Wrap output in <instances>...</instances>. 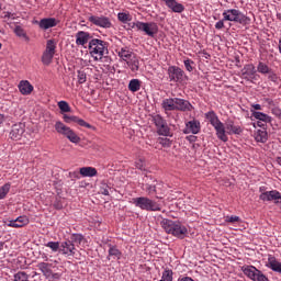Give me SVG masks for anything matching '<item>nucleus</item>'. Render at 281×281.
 Instances as JSON below:
<instances>
[{"label": "nucleus", "mask_w": 281, "mask_h": 281, "mask_svg": "<svg viewBox=\"0 0 281 281\" xmlns=\"http://www.w3.org/2000/svg\"><path fill=\"white\" fill-rule=\"evenodd\" d=\"M151 122L155 124L157 135L162 137H172V131L168 125V121H166L164 116L156 114L153 116Z\"/></svg>", "instance_id": "6"}, {"label": "nucleus", "mask_w": 281, "mask_h": 281, "mask_svg": "<svg viewBox=\"0 0 281 281\" xmlns=\"http://www.w3.org/2000/svg\"><path fill=\"white\" fill-rule=\"evenodd\" d=\"M206 117L210 121V124L214 127L217 138H220L221 142H227L229 139L227 137V130L225 127V124L221 122L216 113L211 111L206 113Z\"/></svg>", "instance_id": "4"}, {"label": "nucleus", "mask_w": 281, "mask_h": 281, "mask_svg": "<svg viewBox=\"0 0 281 281\" xmlns=\"http://www.w3.org/2000/svg\"><path fill=\"white\" fill-rule=\"evenodd\" d=\"M101 194H104V196H109V189H103L101 191Z\"/></svg>", "instance_id": "56"}, {"label": "nucleus", "mask_w": 281, "mask_h": 281, "mask_svg": "<svg viewBox=\"0 0 281 281\" xmlns=\"http://www.w3.org/2000/svg\"><path fill=\"white\" fill-rule=\"evenodd\" d=\"M0 124H3V114H0Z\"/></svg>", "instance_id": "61"}, {"label": "nucleus", "mask_w": 281, "mask_h": 281, "mask_svg": "<svg viewBox=\"0 0 281 281\" xmlns=\"http://www.w3.org/2000/svg\"><path fill=\"white\" fill-rule=\"evenodd\" d=\"M169 82H178L179 85H183L188 80V76L183 69L178 66H169L168 70Z\"/></svg>", "instance_id": "11"}, {"label": "nucleus", "mask_w": 281, "mask_h": 281, "mask_svg": "<svg viewBox=\"0 0 281 281\" xmlns=\"http://www.w3.org/2000/svg\"><path fill=\"white\" fill-rule=\"evenodd\" d=\"M49 267H52V265L47 262H40L37 265V268L40 269V271H42L44 276H49V273H52V269H49Z\"/></svg>", "instance_id": "36"}, {"label": "nucleus", "mask_w": 281, "mask_h": 281, "mask_svg": "<svg viewBox=\"0 0 281 281\" xmlns=\"http://www.w3.org/2000/svg\"><path fill=\"white\" fill-rule=\"evenodd\" d=\"M266 76L268 77V80H270V82L277 83L279 80L278 74H276L272 68L268 71Z\"/></svg>", "instance_id": "44"}, {"label": "nucleus", "mask_w": 281, "mask_h": 281, "mask_svg": "<svg viewBox=\"0 0 281 281\" xmlns=\"http://www.w3.org/2000/svg\"><path fill=\"white\" fill-rule=\"evenodd\" d=\"M131 203L135 205V207H139V210H145V212H161V205L156 201L150 200V198H133Z\"/></svg>", "instance_id": "5"}, {"label": "nucleus", "mask_w": 281, "mask_h": 281, "mask_svg": "<svg viewBox=\"0 0 281 281\" xmlns=\"http://www.w3.org/2000/svg\"><path fill=\"white\" fill-rule=\"evenodd\" d=\"M165 5H167V8L169 10H171V12H175L176 14H181V12H184L186 7L182 3H179L177 0H162Z\"/></svg>", "instance_id": "17"}, {"label": "nucleus", "mask_w": 281, "mask_h": 281, "mask_svg": "<svg viewBox=\"0 0 281 281\" xmlns=\"http://www.w3.org/2000/svg\"><path fill=\"white\" fill-rule=\"evenodd\" d=\"M75 124H79V126H83V128H91V124L87 123V121L80 119L77 116V120L75 121Z\"/></svg>", "instance_id": "47"}, {"label": "nucleus", "mask_w": 281, "mask_h": 281, "mask_svg": "<svg viewBox=\"0 0 281 281\" xmlns=\"http://www.w3.org/2000/svg\"><path fill=\"white\" fill-rule=\"evenodd\" d=\"M160 225L162 229H165L166 234H171V236H175L176 238L183 240V238L188 236V227L179 221L162 218Z\"/></svg>", "instance_id": "1"}, {"label": "nucleus", "mask_w": 281, "mask_h": 281, "mask_svg": "<svg viewBox=\"0 0 281 281\" xmlns=\"http://www.w3.org/2000/svg\"><path fill=\"white\" fill-rule=\"evenodd\" d=\"M226 135H240L243 133V128L240 126L235 125L234 121H227L225 123Z\"/></svg>", "instance_id": "22"}, {"label": "nucleus", "mask_w": 281, "mask_h": 281, "mask_svg": "<svg viewBox=\"0 0 281 281\" xmlns=\"http://www.w3.org/2000/svg\"><path fill=\"white\" fill-rule=\"evenodd\" d=\"M128 89L132 93H137V91L142 89V81H139V79H132L128 83Z\"/></svg>", "instance_id": "34"}, {"label": "nucleus", "mask_w": 281, "mask_h": 281, "mask_svg": "<svg viewBox=\"0 0 281 281\" xmlns=\"http://www.w3.org/2000/svg\"><path fill=\"white\" fill-rule=\"evenodd\" d=\"M158 186H161V183H156V184L145 183L142 186V190L147 192V194H157Z\"/></svg>", "instance_id": "33"}, {"label": "nucleus", "mask_w": 281, "mask_h": 281, "mask_svg": "<svg viewBox=\"0 0 281 281\" xmlns=\"http://www.w3.org/2000/svg\"><path fill=\"white\" fill-rule=\"evenodd\" d=\"M10 188H11L10 183H5L2 187H0V201H3V199L8 196L10 192Z\"/></svg>", "instance_id": "37"}, {"label": "nucleus", "mask_w": 281, "mask_h": 281, "mask_svg": "<svg viewBox=\"0 0 281 281\" xmlns=\"http://www.w3.org/2000/svg\"><path fill=\"white\" fill-rule=\"evenodd\" d=\"M5 245V243L0 241V251H3V246Z\"/></svg>", "instance_id": "59"}, {"label": "nucleus", "mask_w": 281, "mask_h": 281, "mask_svg": "<svg viewBox=\"0 0 281 281\" xmlns=\"http://www.w3.org/2000/svg\"><path fill=\"white\" fill-rule=\"evenodd\" d=\"M251 116L255 117V120H258L259 122H265V124H271V116L268 114H265L262 112L255 111L250 109Z\"/></svg>", "instance_id": "27"}, {"label": "nucleus", "mask_w": 281, "mask_h": 281, "mask_svg": "<svg viewBox=\"0 0 281 281\" xmlns=\"http://www.w3.org/2000/svg\"><path fill=\"white\" fill-rule=\"evenodd\" d=\"M90 38H91V34L85 31H79L76 34V45L85 46L89 43Z\"/></svg>", "instance_id": "25"}, {"label": "nucleus", "mask_w": 281, "mask_h": 281, "mask_svg": "<svg viewBox=\"0 0 281 281\" xmlns=\"http://www.w3.org/2000/svg\"><path fill=\"white\" fill-rule=\"evenodd\" d=\"M59 254H63V256H76V245H74L69 239L61 241Z\"/></svg>", "instance_id": "15"}, {"label": "nucleus", "mask_w": 281, "mask_h": 281, "mask_svg": "<svg viewBox=\"0 0 281 281\" xmlns=\"http://www.w3.org/2000/svg\"><path fill=\"white\" fill-rule=\"evenodd\" d=\"M250 109L252 111H262V105L258 104V103H251L250 104Z\"/></svg>", "instance_id": "53"}, {"label": "nucleus", "mask_w": 281, "mask_h": 281, "mask_svg": "<svg viewBox=\"0 0 281 281\" xmlns=\"http://www.w3.org/2000/svg\"><path fill=\"white\" fill-rule=\"evenodd\" d=\"M18 87L22 95H30V93L34 91V86H32V83H30L27 80H21Z\"/></svg>", "instance_id": "24"}, {"label": "nucleus", "mask_w": 281, "mask_h": 281, "mask_svg": "<svg viewBox=\"0 0 281 281\" xmlns=\"http://www.w3.org/2000/svg\"><path fill=\"white\" fill-rule=\"evenodd\" d=\"M184 135H199L201 133V122L196 119L188 121L183 130Z\"/></svg>", "instance_id": "14"}, {"label": "nucleus", "mask_w": 281, "mask_h": 281, "mask_svg": "<svg viewBox=\"0 0 281 281\" xmlns=\"http://www.w3.org/2000/svg\"><path fill=\"white\" fill-rule=\"evenodd\" d=\"M27 223H30V220H27L25 216H19L15 220H11L9 221V223L7 224L8 227H25V225H27Z\"/></svg>", "instance_id": "26"}, {"label": "nucleus", "mask_w": 281, "mask_h": 281, "mask_svg": "<svg viewBox=\"0 0 281 281\" xmlns=\"http://www.w3.org/2000/svg\"><path fill=\"white\" fill-rule=\"evenodd\" d=\"M277 164H279V166H281V156L277 157Z\"/></svg>", "instance_id": "60"}, {"label": "nucleus", "mask_w": 281, "mask_h": 281, "mask_svg": "<svg viewBox=\"0 0 281 281\" xmlns=\"http://www.w3.org/2000/svg\"><path fill=\"white\" fill-rule=\"evenodd\" d=\"M117 19L119 21H121V23H128V21L133 20V18L131 16V13L128 12H120L117 14Z\"/></svg>", "instance_id": "39"}, {"label": "nucleus", "mask_w": 281, "mask_h": 281, "mask_svg": "<svg viewBox=\"0 0 281 281\" xmlns=\"http://www.w3.org/2000/svg\"><path fill=\"white\" fill-rule=\"evenodd\" d=\"M72 245H81L82 240H85V237L80 234H74L70 236V239H68Z\"/></svg>", "instance_id": "40"}, {"label": "nucleus", "mask_w": 281, "mask_h": 281, "mask_svg": "<svg viewBox=\"0 0 281 281\" xmlns=\"http://www.w3.org/2000/svg\"><path fill=\"white\" fill-rule=\"evenodd\" d=\"M79 172L82 177H95L98 175V170L93 167H82Z\"/></svg>", "instance_id": "28"}, {"label": "nucleus", "mask_w": 281, "mask_h": 281, "mask_svg": "<svg viewBox=\"0 0 281 281\" xmlns=\"http://www.w3.org/2000/svg\"><path fill=\"white\" fill-rule=\"evenodd\" d=\"M225 18L223 16L222 20H220L218 22L215 23V30H223V27H225Z\"/></svg>", "instance_id": "51"}, {"label": "nucleus", "mask_w": 281, "mask_h": 281, "mask_svg": "<svg viewBox=\"0 0 281 281\" xmlns=\"http://www.w3.org/2000/svg\"><path fill=\"white\" fill-rule=\"evenodd\" d=\"M25 133V124L18 123L12 126V130L10 132L11 139H20L23 137V134Z\"/></svg>", "instance_id": "18"}, {"label": "nucleus", "mask_w": 281, "mask_h": 281, "mask_svg": "<svg viewBox=\"0 0 281 281\" xmlns=\"http://www.w3.org/2000/svg\"><path fill=\"white\" fill-rule=\"evenodd\" d=\"M88 21L92 23V25H95L97 27H103L104 30H109L113 26V24L111 23V19L104 15H90L88 18Z\"/></svg>", "instance_id": "12"}, {"label": "nucleus", "mask_w": 281, "mask_h": 281, "mask_svg": "<svg viewBox=\"0 0 281 281\" xmlns=\"http://www.w3.org/2000/svg\"><path fill=\"white\" fill-rule=\"evenodd\" d=\"M257 126H259V128H265V123H262V121H258Z\"/></svg>", "instance_id": "57"}, {"label": "nucleus", "mask_w": 281, "mask_h": 281, "mask_svg": "<svg viewBox=\"0 0 281 281\" xmlns=\"http://www.w3.org/2000/svg\"><path fill=\"white\" fill-rule=\"evenodd\" d=\"M228 223H238L240 221L239 216L232 215L227 217Z\"/></svg>", "instance_id": "52"}, {"label": "nucleus", "mask_w": 281, "mask_h": 281, "mask_svg": "<svg viewBox=\"0 0 281 281\" xmlns=\"http://www.w3.org/2000/svg\"><path fill=\"white\" fill-rule=\"evenodd\" d=\"M116 54H117L119 58H121V60H123V63H126V61L131 60L132 58H135V53H133V49H131V47H128V46H123V47L116 48Z\"/></svg>", "instance_id": "16"}, {"label": "nucleus", "mask_w": 281, "mask_h": 281, "mask_svg": "<svg viewBox=\"0 0 281 281\" xmlns=\"http://www.w3.org/2000/svg\"><path fill=\"white\" fill-rule=\"evenodd\" d=\"M241 271L246 278L252 281H269V278L262 273V271L258 270L255 266H244L241 267Z\"/></svg>", "instance_id": "9"}, {"label": "nucleus", "mask_w": 281, "mask_h": 281, "mask_svg": "<svg viewBox=\"0 0 281 281\" xmlns=\"http://www.w3.org/2000/svg\"><path fill=\"white\" fill-rule=\"evenodd\" d=\"M45 247H48L54 252L56 251L60 252V243L58 241H48L47 244H45Z\"/></svg>", "instance_id": "42"}, {"label": "nucleus", "mask_w": 281, "mask_h": 281, "mask_svg": "<svg viewBox=\"0 0 281 281\" xmlns=\"http://www.w3.org/2000/svg\"><path fill=\"white\" fill-rule=\"evenodd\" d=\"M255 139L260 144H267V139H269L267 131L258 130L257 132H255Z\"/></svg>", "instance_id": "29"}, {"label": "nucleus", "mask_w": 281, "mask_h": 281, "mask_svg": "<svg viewBox=\"0 0 281 281\" xmlns=\"http://www.w3.org/2000/svg\"><path fill=\"white\" fill-rule=\"evenodd\" d=\"M75 177H76L77 179H80V177H78V173H75Z\"/></svg>", "instance_id": "63"}, {"label": "nucleus", "mask_w": 281, "mask_h": 281, "mask_svg": "<svg viewBox=\"0 0 281 281\" xmlns=\"http://www.w3.org/2000/svg\"><path fill=\"white\" fill-rule=\"evenodd\" d=\"M55 131L59 135H64V137H67V139H69V142H71V144H79V142H80L78 134H76V132H74V130H71V127L65 125V123H63L60 121H57L55 123Z\"/></svg>", "instance_id": "7"}, {"label": "nucleus", "mask_w": 281, "mask_h": 281, "mask_svg": "<svg viewBox=\"0 0 281 281\" xmlns=\"http://www.w3.org/2000/svg\"><path fill=\"white\" fill-rule=\"evenodd\" d=\"M272 113H273V115H281V110L278 108L272 109Z\"/></svg>", "instance_id": "55"}, {"label": "nucleus", "mask_w": 281, "mask_h": 281, "mask_svg": "<svg viewBox=\"0 0 281 281\" xmlns=\"http://www.w3.org/2000/svg\"><path fill=\"white\" fill-rule=\"evenodd\" d=\"M173 272L170 269H165L160 281H172Z\"/></svg>", "instance_id": "43"}, {"label": "nucleus", "mask_w": 281, "mask_h": 281, "mask_svg": "<svg viewBox=\"0 0 281 281\" xmlns=\"http://www.w3.org/2000/svg\"><path fill=\"white\" fill-rule=\"evenodd\" d=\"M241 78H244V80H247L248 82H252V80H258L256 66H254V64L245 65L241 69Z\"/></svg>", "instance_id": "13"}, {"label": "nucleus", "mask_w": 281, "mask_h": 281, "mask_svg": "<svg viewBox=\"0 0 281 281\" xmlns=\"http://www.w3.org/2000/svg\"><path fill=\"white\" fill-rule=\"evenodd\" d=\"M109 258H113L114 260H120L122 258V251L117 249L115 246L110 245V248L108 250Z\"/></svg>", "instance_id": "30"}, {"label": "nucleus", "mask_w": 281, "mask_h": 281, "mask_svg": "<svg viewBox=\"0 0 281 281\" xmlns=\"http://www.w3.org/2000/svg\"><path fill=\"white\" fill-rule=\"evenodd\" d=\"M178 281H194V279L190 278V277H180L178 279Z\"/></svg>", "instance_id": "54"}, {"label": "nucleus", "mask_w": 281, "mask_h": 281, "mask_svg": "<svg viewBox=\"0 0 281 281\" xmlns=\"http://www.w3.org/2000/svg\"><path fill=\"white\" fill-rule=\"evenodd\" d=\"M89 50L94 60H102L109 54V43L93 38L89 42Z\"/></svg>", "instance_id": "2"}, {"label": "nucleus", "mask_w": 281, "mask_h": 281, "mask_svg": "<svg viewBox=\"0 0 281 281\" xmlns=\"http://www.w3.org/2000/svg\"><path fill=\"white\" fill-rule=\"evenodd\" d=\"M14 33L20 37V38H25L26 41H30V37L27 36V33H25V30L21 26H15Z\"/></svg>", "instance_id": "41"}, {"label": "nucleus", "mask_w": 281, "mask_h": 281, "mask_svg": "<svg viewBox=\"0 0 281 281\" xmlns=\"http://www.w3.org/2000/svg\"><path fill=\"white\" fill-rule=\"evenodd\" d=\"M43 258H44V260H46V261L48 260V259H47V256H45V255L43 256Z\"/></svg>", "instance_id": "62"}, {"label": "nucleus", "mask_w": 281, "mask_h": 281, "mask_svg": "<svg viewBox=\"0 0 281 281\" xmlns=\"http://www.w3.org/2000/svg\"><path fill=\"white\" fill-rule=\"evenodd\" d=\"M135 166L138 170H146V162L143 159H138Z\"/></svg>", "instance_id": "50"}, {"label": "nucleus", "mask_w": 281, "mask_h": 281, "mask_svg": "<svg viewBox=\"0 0 281 281\" xmlns=\"http://www.w3.org/2000/svg\"><path fill=\"white\" fill-rule=\"evenodd\" d=\"M77 78H78L79 85H85V82H87V72L82 70H78Z\"/></svg>", "instance_id": "46"}, {"label": "nucleus", "mask_w": 281, "mask_h": 281, "mask_svg": "<svg viewBox=\"0 0 281 281\" xmlns=\"http://www.w3.org/2000/svg\"><path fill=\"white\" fill-rule=\"evenodd\" d=\"M13 281H30V274L25 271H19L13 276Z\"/></svg>", "instance_id": "35"}, {"label": "nucleus", "mask_w": 281, "mask_h": 281, "mask_svg": "<svg viewBox=\"0 0 281 281\" xmlns=\"http://www.w3.org/2000/svg\"><path fill=\"white\" fill-rule=\"evenodd\" d=\"M259 192L262 194V192H269V191H267V187H260Z\"/></svg>", "instance_id": "58"}, {"label": "nucleus", "mask_w": 281, "mask_h": 281, "mask_svg": "<svg viewBox=\"0 0 281 281\" xmlns=\"http://www.w3.org/2000/svg\"><path fill=\"white\" fill-rule=\"evenodd\" d=\"M125 63L132 71H138L139 70V59H137V56L134 55V57H132L131 59H128Z\"/></svg>", "instance_id": "31"}, {"label": "nucleus", "mask_w": 281, "mask_h": 281, "mask_svg": "<svg viewBox=\"0 0 281 281\" xmlns=\"http://www.w3.org/2000/svg\"><path fill=\"white\" fill-rule=\"evenodd\" d=\"M158 144H160V146H162L164 148H170V146H172V140H170L169 138L159 137Z\"/></svg>", "instance_id": "45"}, {"label": "nucleus", "mask_w": 281, "mask_h": 281, "mask_svg": "<svg viewBox=\"0 0 281 281\" xmlns=\"http://www.w3.org/2000/svg\"><path fill=\"white\" fill-rule=\"evenodd\" d=\"M161 108L166 113H168V111H177V98H168L162 100Z\"/></svg>", "instance_id": "23"}, {"label": "nucleus", "mask_w": 281, "mask_h": 281, "mask_svg": "<svg viewBox=\"0 0 281 281\" xmlns=\"http://www.w3.org/2000/svg\"><path fill=\"white\" fill-rule=\"evenodd\" d=\"M132 29L137 30L138 32H144L147 36H150V38H155V34L159 32V26L154 22L137 21L132 24Z\"/></svg>", "instance_id": "8"}, {"label": "nucleus", "mask_w": 281, "mask_h": 281, "mask_svg": "<svg viewBox=\"0 0 281 281\" xmlns=\"http://www.w3.org/2000/svg\"><path fill=\"white\" fill-rule=\"evenodd\" d=\"M193 65H194V61L192 59L184 60V67L187 71H193L194 70V67H192Z\"/></svg>", "instance_id": "49"}, {"label": "nucleus", "mask_w": 281, "mask_h": 281, "mask_svg": "<svg viewBox=\"0 0 281 281\" xmlns=\"http://www.w3.org/2000/svg\"><path fill=\"white\" fill-rule=\"evenodd\" d=\"M63 117H64V122H66V124H71V122H74L76 124V120L78 116L64 114Z\"/></svg>", "instance_id": "48"}, {"label": "nucleus", "mask_w": 281, "mask_h": 281, "mask_svg": "<svg viewBox=\"0 0 281 281\" xmlns=\"http://www.w3.org/2000/svg\"><path fill=\"white\" fill-rule=\"evenodd\" d=\"M266 267L271 269V271H274V273H279L281 276V262L272 255L268 256Z\"/></svg>", "instance_id": "21"}, {"label": "nucleus", "mask_w": 281, "mask_h": 281, "mask_svg": "<svg viewBox=\"0 0 281 281\" xmlns=\"http://www.w3.org/2000/svg\"><path fill=\"white\" fill-rule=\"evenodd\" d=\"M58 109L61 111V113H70L71 106H69V103L67 101H59L57 103Z\"/></svg>", "instance_id": "38"}, {"label": "nucleus", "mask_w": 281, "mask_h": 281, "mask_svg": "<svg viewBox=\"0 0 281 281\" xmlns=\"http://www.w3.org/2000/svg\"><path fill=\"white\" fill-rule=\"evenodd\" d=\"M60 23L56 18H44L38 22V27L41 30H50V27H56Z\"/></svg>", "instance_id": "20"}, {"label": "nucleus", "mask_w": 281, "mask_h": 281, "mask_svg": "<svg viewBox=\"0 0 281 281\" xmlns=\"http://www.w3.org/2000/svg\"><path fill=\"white\" fill-rule=\"evenodd\" d=\"M271 67L269 65L265 64V61H259L257 65L256 71L258 74H261V76H267L270 71Z\"/></svg>", "instance_id": "32"}, {"label": "nucleus", "mask_w": 281, "mask_h": 281, "mask_svg": "<svg viewBox=\"0 0 281 281\" xmlns=\"http://www.w3.org/2000/svg\"><path fill=\"white\" fill-rule=\"evenodd\" d=\"M56 276H58V274H54V278H56Z\"/></svg>", "instance_id": "64"}, {"label": "nucleus", "mask_w": 281, "mask_h": 281, "mask_svg": "<svg viewBox=\"0 0 281 281\" xmlns=\"http://www.w3.org/2000/svg\"><path fill=\"white\" fill-rule=\"evenodd\" d=\"M224 21H231L232 23H239L240 25H249L251 18L245 15L238 9H227L222 13Z\"/></svg>", "instance_id": "3"}, {"label": "nucleus", "mask_w": 281, "mask_h": 281, "mask_svg": "<svg viewBox=\"0 0 281 281\" xmlns=\"http://www.w3.org/2000/svg\"><path fill=\"white\" fill-rule=\"evenodd\" d=\"M194 106L190 101L186 99H180L176 98V111H182V112H188V111H193Z\"/></svg>", "instance_id": "19"}, {"label": "nucleus", "mask_w": 281, "mask_h": 281, "mask_svg": "<svg viewBox=\"0 0 281 281\" xmlns=\"http://www.w3.org/2000/svg\"><path fill=\"white\" fill-rule=\"evenodd\" d=\"M56 45H58L56 40H47L46 48L42 54L43 65H52V60H54V56L56 55Z\"/></svg>", "instance_id": "10"}]
</instances>
